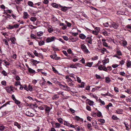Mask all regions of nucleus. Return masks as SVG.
<instances>
[{
	"label": "nucleus",
	"instance_id": "f704fd0d",
	"mask_svg": "<svg viewBox=\"0 0 131 131\" xmlns=\"http://www.w3.org/2000/svg\"><path fill=\"white\" fill-rule=\"evenodd\" d=\"M30 37L32 39H35L36 38L35 35L34 34H31L30 35Z\"/></svg>",
	"mask_w": 131,
	"mask_h": 131
},
{
	"label": "nucleus",
	"instance_id": "4468645a",
	"mask_svg": "<svg viewBox=\"0 0 131 131\" xmlns=\"http://www.w3.org/2000/svg\"><path fill=\"white\" fill-rule=\"evenodd\" d=\"M28 4L29 6L31 7H33L34 5L33 3L32 2L30 1L28 2Z\"/></svg>",
	"mask_w": 131,
	"mask_h": 131
},
{
	"label": "nucleus",
	"instance_id": "f257e3e1",
	"mask_svg": "<svg viewBox=\"0 0 131 131\" xmlns=\"http://www.w3.org/2000/svg\"><path fill=\"white\" fill-rule=\"evenodd\" d=\"M81 48L85 53H88L89 52L88 49L87 48L85 45H84V44H83L81 45Z\"/></svg>",
	"mask_w": 131,
	"mask_h": 131
},
{
	"label": "nucleus",
	"instance_id": "72a5a7b5",
	"mask_svg": "<svg viewBox=\"0 0 131 131\" xmlns=\"http://www.w3.org/2000/svg\"><path fill=\"white\" fill-rule=\"evenodd\" d=\"M103 95L105 96V95H108L110 96L111 97L113 96V95L107 92V93H106L105 94H103Z\"/></svg>",
	"mask_w": 131,
	"mask_h": 131
},
{
	"label": "nucleus",
	"instance_id": "6ab92c4d",
	"mask_svg": "<svg viewBox=\"0 0 131 131\" xmlns=\"http://www.w3.org/2000/svg\"><path fill=\"white\" fill-rule=\"evenodd\" d=\"M75 128L78 131H80L81 130L80 127L77 125H75Z\"/></svg>",
	"mask_w": 131,
	"mask_h": 131
},
{
	"label": "nucleus",
	"instance_id": "1a4fd4ad",
	"mask_svg": "<svg viewBox=\"0 0 131 131\" xmlns=\"http://www.w3.org/2000/svg\"><path fill=\"white\" fill-rule=\"evenodd\" d=\"M16 40L15 38L14 37L11 38H10V40L14 44H15V42Z\"/></svg>",
	"mask_w": 131,
	"mask_h": 131
},
{
	"label": "nucleus",
	"instance_id": "79ce46f5",
	"mask_svg": "<svg viewBox=\"0 0 131 131\" xmlns=\"http://www.w3.org/2000/svg\"><path fill=\"white\" fill-rule=\"evenodd\" d=\"M61 10L64 12L66 11L67 9V7H62L61 9Z\"/></svg>",
	"mask_w": 131,
	"mask_h": 131
},
{
	"label": "nucleus",
	"instance_id": "2eb2a0df",
	"mask_svg": "<svg viewBox=\"0 0 131 131\" xmlns=\"http://www.w3.org/2000/svg\"><path fill=\"white\" fill-rule=\"evenodd\" d=\"M93 63V62H88L87 63H86V65H85V66H87L88 67H91L92 66Z\"/></svg>",
	"mask_w": 131,
	"mask_h": 131
},
{
	"label": "nucleus",
	"instance_id": "8fccbe9b",
	"mask_svg": "<svg viewBox=\"0 0 131 131\" xmlns=\"http://www.w3.org/2000/svg\"><path fill=\"white\" fill-rule=\"evenodd\" d=\"M3 61H4V63L6 64V66H8L10 64L9 62L5 61V60H4Z\"/></svg>",
	"mask_w": 131,
	"mask_h": 131
},
{
	"label": "nucleus",
	"instance_id": "393cba45",
	"mask_svg": "<svg viewBox=\"0 0 131 131\" xmlns=\"http://www.w3.org/2000/svg\"><path fill=\"white\" fill-rule=\"evenodd\" d=\"M45 42L43 41H41L39 42V45L42 46L44 44Z\"/></svg>",
	"mask_w": 131,
	"mask_h": 131
},
{
	"label": "nucleus",
	"instance_id": "a19ab883",
	"mask_svg": "<svg viewBox=\"0 0 131 131\" xmlns=\"http://www.w3.org/2000/svg\"><path fill=\"white\" fill-rule=\"evenodd\" d=\"M125 92L129 94H131V92L130 91V90L129 89H127V90H125Z\"/></svg>",
	"mask_w": 131,
	"mask_h": 131
},
{
	"label": "nucleus",
	"instance_id": "bf43d9fd",
	"mask_svg": "<svg viewBox=\"0 0 131 131\" xmlns=\"http://www.w3.org/2000/svg\"><path fill=\"white\" fill-rule=\"evenodd\" d=\"M2 73L4 75L6 76L7 75V73L5 71L3 70L2 71Z\"/></svg>",
	"mask_w": 131,
	"mask_h": 131
},
{
	"label": "nucleus",
	"instance_id": "49530a36",
	"mask_svg": "<svg viewBox=\"0 0 131 131\" xmlns=\"http://www.w3.org/2000/svg\"><path fill=\"white\" fill-rule=\"evenodd\" d=\"M66 23L67 26L68 27H70L71 26V23L67 22V21H66Z\"/></svg>",
	"mask_w": 131,
	"mask_h": 131
},
{
	"label": "nucleus",
	"instance_id": "052dcab7",
	"mask_svg": "<svg viewBox=\"0 0 131 131\" xmlns=\"http://www.w3.org/2000/svg\"><path fill=\"white\" fill-rule=\"evenodd\" d=\"M75 119L77 121H79L80 119V118L78 116H76L75 117Z\"/></svg>",
	"mask_w": 131,
	"mask_h": 131
},
{
	"label": "nucleus",
	"instance_id": "603ef678",
	"mask_svg": "<svg viewBox=\"0 0 131 131\" xmlns=\"http://www.w3.org/2000/svg\"><path fill=\"white\" fill-rule=\"evenodd\" d=\"M52 70L54 73H56L58 72L57 70L54 67H52Z\"/></svg>",
	"mask_w": 131,
	"mask_h": 131
},
{
	"label": "nucleus",
	"instance_id": "c85d7f7f",
	"mask_svg": "<svg viewBox=\"0 0 131 131\" xmlns=\"http://www.w3.org/2000/svg\"><path fill=\"white\" fill-rule=\"evenodd\" d=\"M52 21H53L54 22L58 20L57 18L54 16L52 17Z\"/></svg>",
	"mask_w": 131,
	"mask_h": 131
},
{
	"label": "nucleus",
	"instance_id": "69168bd1",
	"mask_svg": "<svg viewBox=\"0 0 131 131\" xmlns=\"http://www.w3.org/2000/svg\"><path fill=\"white\" fill-rule=\"evenodd\" d=\"M127 42L126 41H124L123 42V44L124 46H126L127 45Z\"/></svg>",
	"mask_w": 131,
	"mask_h": 131
},
{
	"label": "nucleus",
	"instance_id": "5701e85b",
	"mask_svg": "<svg viewBox=\"0 0 131 131\" xmlns=\"http://www.w3.org/2000/svg\"><path fill=\"white\" fill-rule=\"evenodd\" d=\"M43 34V32L42 31L39 32L37 33V35L38 36H42Z\"/></svg>",
	"mask_w": 131,
	"mask_h": 131
},
{
	"label": "nucleus",
	"instance_id": "c9c22d12",
	"mask_svg": "<svg viewBox=\"0 0 131 131\" xmlns=\"http://www.w3.org/2000/svg\"><path fill=\"white\" fill-rule=\"evenodd\" d=\"M112 118L114 120H116L117 119H118V118L117 117L114 115H113L112 117Z\"/></svg>",
	"mask_w": 131,
	"mask_h": 131
},
{
	"label": "nucleus",
	"instance_id": "338daca9",
	"mask_svg": "<svg viewBox=\"0 0 131 131\" xmlns=\"http://www.w3.org/2000/svg\"><path fill=\"white\" fill-rule=\"evenodd\" d=\"M12 11L11 10H6V13H10V14H11L12 13Z\"/></svg>",
	"mask_w": 131,
	"mask_h": 131
},
{
	"label": "nucleus",
	"instance_id": "412c9836",
	"mask_svg": "<svg viewBox=\"0 0 131 131\" xmlns=\"http://www.w3.org/2000/svg\"><path fill=\"white\" fill-rule=\"evenodd\" d=\"M6 90L8 93H12V92L11 91V90H10V88H6Z\"/></svg>",
	"mask_w": 131,
	"mask_h": 131
},
{
	"label": "nucleus",
	"instance_id": "ddd939ff",
	"mask_svg": "<svg viewBox=\"0 0 131 131\" xmlns=\"http://www.w3.org/2000/svg\"><path fill=\"white\" fill-rule=\"evenodd\" d=\"M14 125L15 126H16L19 129L21 127L20 125L17 122H15L14 123Z\"/></svg>",
	"mask_w": 131,
	"mask_h": 131
},
{
	"label": "nucleus",
	"instance_id": "864d4df0",
	"mask_svg": "<svg viewBox=\"0 0 131 131\" xmlns=\"http://www.w3.org/2000/svg\"><path fill=\"white\" fill-rule=\"evenodd\" d=\"M97 124V122L96 121H94V122L92 123V125L93 126H96V124Z\"/></svg>",
	"mask_w": 131,
	"mask_h": 131
},
{
	"label": "nucleus",
	"instance_id": "3c124183",
	"mask_svg": "<svg viewBox=\"0 0 131 131\" xmlns=\"http://www.w3.org/2000/svg\"><path fill=\"white\" fill-rule=\"evenodd\" d=\"M98 69L100 70H102L103 69L102 65H101L99 66L98 67Z\"/></svg>",
	"mask_w": 131,
	"mask_h": 131
},
{
	"label": "nucleus",
	"instance_id": "58836bf2",
	"mask_svg": "<svg viewBox=\"0 0 131 131\" xmlns=\"http://www.w3.org/2000/svg\"><path fill=\"white\" fill-rule=\"evenodd\" d=\"M15 102L17 105L19 104L20 103V102L17 100L15 101Z\"/></svg>",
	"mask_w": 131,
	"mask_h": 131
},
{
	"label": "nucleus",
	"instance_id": "de8ad7c7",
	"mask_svg": "<svg viewBox=\"0 0 131 131\" xmlns=\"http://www.w3.org/2000/svg\"><path fill=\"white\" fill-rule=\"evenodd\" d=\"M62 120V119L61 118H59L58 119V122L61 124H62L63 123Z\"/></svg>",
	"mask_w": 131,
	"mask_h": 131
},
{
	"label": "nucleus",
	"instance_id": "39448f33",
	"mask_svg": "<svg viewBox=\"0 0 131 131\" xmlns=\"http://www.w3.org/2000/svg\"><path fill=\"white\" fill-rule=\"evenodd\" d=\"M23 14L24 15L23 16V17L25 19H27L29 16L26 12H24L23 13Z\"/></svg>",
	"mask_w": 131,
	"mask_h": 131
},
{
	"label": "nucleus",
	"instance_id": "dca6fc26",
	"mask_svg": "<svg viewBox=\"0 0 131 131\" xmlns=\"http://www.w3.org/2000/svg\"><path fill=\"white\" fill-rule=\"evenodd\" d=\"M101 51V52L103 53V54H104V52L106 51H107L106 49L105 48H103L102 49H100V51Z\"/></svg>",
	"mask_w": 131,
	"mask_h": 131
},
{
	"label": "nucleus",
	"instance_id": "c756f323",
	"mask_svg": "<svg viewBox=\"0 0 131 131\" xmlns=\"http://www.w3.org/2000/svg\"><path fill=\"white\" fill-rule=\"evenodd\" d=\"M20 82L19 81H16L15 83V85L16 86L18 85H20Z\"/></svg>",
	"mask_w": 131,
	"mask_h": 131
},
{
	"label": "nucleus",
	"instance_id": "13d9d810",
	"mask_svg": "<svg viewBox=\"0 0 131 131\" xmlns=\"http://www.w3.org/2000/svg\"><path fill=\"white\" fill-rule=\"evenodd\" d=\"M120 75H121L123 76H124L125 75V73L123 72H119Z\"/></svg>",
	"mask_w": 131,
	"mask_h": 131
},
{
	"label": "nucleus",
	"instance_id": "423d86ee",
	"mask_svg": "<svg viewBox=\"0 0 131 131\" xmlns=\"http://www.w3.org/2000/svg\"><path fill=\"white\" fill-rule=\"evenodd\" d=\"M69 39L70 40H71L72 41L75 42L78 40V38L77 37H76V38H74L73 37H72L71 36L69 37Z\"/></svg>",
	"mask_w": 131,
	"mask_h": 131
},
{
	"label": "nucleus",
	"instance_id": "f8f14e48",
	"mask_svg": "<svg viewBox=\"0 0 131 131\" xmlns=\"http://www.w3.org/2000/svg\"><path fill=\"white\" fill-rule=\"evenodd\" d=\"M28 70L29 72L30 73H34L35 72V71L31 68H29L28 69Z\"/></svg>",
	"mask_w": 131,
	"mask_h": 131
},
{
	"label": "nucleus",
	"instance_id": "e2e57ef3",
	"mask_svg": "<svg viewBox=\"0 0 131 131\" xmlns=\"http://www.w3.org/2000/svg\"><path fill=\"white\" fill-rule=\"evenodd\" d=\"M117 53L118 55L119 56H121L122 54L121 52L120 51H117Z\"/></svg>",
	"mask_w": 131,
	"mask_h": 131
},
{
	"label": "nucleus",
	"instance_id": "4c0bfd02",
	"mask_svg": "<svg viewBox=\"0 0 131 131\" xmlns=\"http://www.w3.org/2000/svg\"><path fill=\"white\" fill-rule=\"evenodd\" d=\"M110 81L111 80L110 78H109V77H107L106 78V82L108 83L110 82Z\"/></svg>",
	"mask_w": 131,
	"mask_h": 131
},
{
	"label": "nucleus",
	"instance_id": "5fc2aeb1",
	"mask_svg": "<svg viewBox=\"0 0 131 131\" xmlns=\"http://www.w3.org/2000/svg\"><path fill=\"white\" fill-rule=\"evenodd\" d=\"M5 127L3 126H1L0 127V131H2L4 129Z\"/></svg>",
	"mask_w": 131,
	"mask_h": 131
},
{
	"label": "nucleus",
	"instance_id": "f03ea898",
	"mask_svg": "<svg viewBox=\"0 0 131 131\" xmlns=\"http://www.w3.org/2000/svg\"><path fill=\"white\" fill-rule=\"evenodd\" d=\"M55 38L54 37H48L46 39V41L47 42H49L54 41Z\"/></svg>",
	"mask_w": 131,
	"mask_h": 131
},
{
	"label": "nucleus",
	"instance_id": "b1692460",
	"mask_svg": "<svg viewBox=\"0 0 131 131\" xmlns=\"http://www.w3.org/2000/svg\"><path fill=\"white\" fill-rule=\"evenodd\" d=\"M54 59L55 60H58L60 59V57L57 56V55L56 54H54Z\"/></svg>",
	"mask_w": 131,
	"mask_h": 131
},
{
	"label": "nucleus",
	"instance_id": "bb28decb",
	"mask_svg": "<svg viewBox=\"0 0 131 131\" xmlns=\"http://www.w3.org/2000/svg\"><path fill=\"white\" fill-rule=\"evenodd\" d=\"M65 89H64V90L66 91H70V88L68 86H66V88H65Z\"/></svg>",
	"mask_w": 131,
	"mask_h": 131
},
{
	"label": "nucleus",
	"instance_id": "e433bc0d",
	"mask_svg": "<svg viewBox=\"0 0 131 131\" xmlns=\"http://www.w3.org/2000/svg\"><path fill=\"white\" fill-rule=\"evenodd\" d=\"M62 37L65 40L67 41L69 39L68 37L66 36H63Z\"/></svg>",
	"mask_w": 131,
	"mask_h": 131
},
{
	"label": "nucleus",
	"instance_id": "6e6552de",
	"mask_svg": "<svg viewBox=\"0 0 131 131\" xmlns=\"http://www.w3.org/2000/svg\"><path fill=\"white\" fill-rule=\"evenodd\" d=\"M123 110L122 109H117L116 111V113L118 114H122Z\"/></svg>",
	"mask_w": 131,
	"mask_h": 131
},
{
	"label": "nucleus",
	"instance_id": "cd10ccee",
	"mask_svg": "<svg viewBox=\"0 0 131 131\" xmlns=\"http://www.w3.org/2000/svg\"><path fill=\"white\" fill-rule=\"evenodd\" d=\"M97 115L99 117H100L102 115L101 112L99 111L97 113Z\"/></svg>",
	"mask_w": 131,
	"mask_h": 131
},
{
	"label": "nucleus",
	"instance_id": "4d7b16f0",
	"mask_svg": "<svg viewBox=\"0 0 131 131\" xmlns=\"http://www.w3.org/2000/svg\"><path fill=\"white\" fill-rule=\"evenodd\" d=\"M43 2L45 4H47L49 2V1L48 0H44Z\"/></svg>",
	"mask_w": 131,
	"mask_h": 131
},
{
	"label": "nucleus",
	"instance_id": "0eeeda50",
	"mask_svg": "<svg viewBox=\"0 0 131 131\" xmlns=\"http://www.w3.org/2000/svg\"><path fill=\"white\" fill-rule=\"evenodd\" d=\"M109 62V60L108 58L102 61V62L103 63V65L104 66H105L107 63H108Z\"/></svg>",
	"mask_w": 131,
	"mask_h": 131
},
{
	"label": "nucleus",
	"instance_id": "ea45409f",
	"mask_svg": "<svg viewBox=\"0 0 131 131\" xmlns=\"http://www.w3.org/2000/svg\"><path fill=\"white\" fill-rule=\"evenodd\" d=\"M61 125L58 123H56L55 124L56 127L59 128Z\"/></svg>",
	"mask_w": 131,
	"mask_h": 131
},
{
	"label": "nucleus",
	"instance_id": "6e6d98bb",
	"mask_svg": "<svg viewBox=\"0 0 131 131\" xmlns=\"http://www.w3.org/2000/svg\"><path fill=\"white\" fill-rule=\"evenodd\" d=\"M86 109L88 111H90L91 110V107L88 105H87L86 106Z\"/></svg>",
	"mask_w": 131,
	"mask_h": 131
},
{
	"label": "nucleus",
	"instance_id": "2f4dec72",
	"mask_svg": "<svg viewBox=\"0 0 131 131\" xmlns=\"http://www.w3.org/2000/svg\"><path fill=\"white\" fill-rule=\"evenodd\" d=\"M125 28H126L129 29L131 30V25H127L125 27Z\"/></svg>",
	"mask_w": 131,
	"mask_h": 131
},
{
	"label": "nucleus",
	"instance_id": "774afa93",
	"mask_svg": "<svg viewBox=\"0 0 131 131\" xmlns=\"http://www.w3.org/2000/svg\"><path fill=\"white\" fill-rule=\"evenodd\" d=\"M103 45L105 47H107L108 46L107 44V43L105 42H103Z\"/></svg>",
	"mask_w": 131,
	"mask_h": 131
},
{
	"label": "nucleus",
	"instance_id": "aec40b11",
	"mask_svg": "<svg viewBox=\"0 0 131 131\" xmlns=\"http://www.w3.org/2000/svg\"><path fill=\"white\" fill-rule=\"evenodd\" d=\"M52 5L53 7L56 8H57L58 7V5L56 3H52Z\"/></svg>",
	"mask_w": 131,
	"mask_h": 131
},
{
	"label": "nucleus",
	"instance_id": "c03bdc74",
	"mask_svg": "<svg viewBox=\"0 0 131 131\" xmlns=\"http://www.w3.org/2000/svg\"><path fill=\"white\" fill-rule=\"evenodd\" d=\"M124 124L126 128V129L128 130H129V128L128 126V125L125 124V123H124Z\"/></svg>",
	"mask_w": 131,
	"mask_h": 131
},
{
	"label": "nucleus",
	"instance_id": "a211bd4d",
	"mask_svg": "<svg viewBox=\"0 0 131 131\" xmlns=\"http://www.w3.org/2000/svg\"><path fill=\"white\" fill-rule=\"evenodd\" d=\"M64 125L69 126H70V124L68 122L65 121L64 122Z\"/></svg>",
	"mask_w": 131,
	"mask_h": 131
},
{
	"label": "nucleus",
	"instance_id": "7ed1b4c3",
	"mask_svg": "<svg viewBox=\"0 0 131 131\" xmlns=\"http://www.w3.org/2000/svg\"><path fill=\"white\" fill-rule=\"evenodd\" d=\"M118 26V24H116L114 22H113L111 25H110V27H113L115 29L117 28Z\"/></svg>",
	"mask_w": 131,
	"mask_h": 131
},
{
	"label": "nucleus",
	"instance_id": "a18cd8bd",
	"mask_svg": "<svg viewBox=\"0 0 131 131\" xmlns=\"http://www.w3.org/2000/svg\"><path fill=\"white\" fill-rule=\"evenodd\" d=\"M34 54L36 56L38 57L39 54L37 52V51L36 50H35L33 52Z\"/></svg>",
	"mask_w": 131,
	"mask_h": 131
},
{
	"label": "nucleus",
	"instance_id": "680f3d73",
	"mask_svg": "<svg viewBox=\"0 0 131 131\" xmlns=\"http://www.w3.org/2000/svg\"><path fill=\"white\" fill-rule=\"evenodd\" d=\"M77 79L78 82L80 83L81 82V80L80 79L79 77H77Z\"/></svg>",
	"mask_w": 131,
	"mask_h": 131
},
{
	"label": "nucleus",
	"instance_id": "4be33fe9",
	"mask_svg": "<svg viewBox=\"0 0 131 131\" xmlns=\"http://www.w3.org/2000/svg\"><path fill=\"white\" fill-rule=\"evenodd\" d=\"M98 121L102 123L103 124L105 123V121L103 119L100 118L99 119Z\"/></svg>",
	"mask_w": 131,
	"mask_h": 131
},
{
	"label": "nucleus",
	"instance_id": "f3484780",
	"mask_svg": "<svg viewBox=\"0 0 131 131\" xmlns=\"http://www.w3.org/2000/svg\"><path fill=\"white\" fill-rule=\"evenodd\" d=\"M37 18L36 17H31L30 18V20L33 22H34L36 20Z\"/></svg>",
	"mask_w": 131,
	"mask_h": 131
},
{
	"label": "nucleus",
	"instance_id": "a878e982",
	"mask_svg": "<svg viewBox=\"0 0 131 131\" xmlns=\"http://www.w3.org/2000/svg\"><path fill=\"white\" fill-rule=\"evenodd\" d=\"M93 102L89 100L88 102V104L90 106L92 105L93 104Z\"/></svg>",
	"mask_w": 131,
	"mask_h": 131
},
{
	"label": "nucleus",
	"instance_id": "20e7f679",
	"mask_svg": "<svg viewBox=\"0 0 131 131\" xmlns=\"http://www.w3.org/2000/svg\"><path fill=\"white\" fill-rule=\"evenodd\" d=\"M26 114L28 116L30 117H33L34 115L33 113L30 112L29 111H27L26 112Z\"/></svg>",
	"mask_w": 131,
	"mask_h": 131
},
{
	"label": "nucleus",
	"instance_id": "7c9ffc66",
	"mask_svg": "<svg viewBox=\"0 0 131 131\" xmlns=\"http://www.w3.org/2000/svg\"><path fill=\"white\" fill-rule=\"evenodd\" d=\"M41 72L43 75L46 76L47 75V73L45 72V71H44L42 70L41 71Z\"/></svg>",
	"mask_w": 131,
	"mask_h": 131
},
{
	"label": "nucleus",
	"instance_id": "09e8293b",
	"mask_svg": "<svg viewBox=\"0 0 131 131\" xmlns=\"http://www.w3.org/2000/svg\"><path fill=\"white\" fill-rule=\"evenodd\" d=\"M2 84L4 85L5 86L6 85V82L5 81H3L1 82Z\"/></svg>",
	"mask_w": 131,
	"mask_h": 131
},
{
	"label": "nucleus",
	"instance_id": "0e129e2a",
	"mask_svg": "<svg viewBox=\"0 0 131 131\" xmlns=\"http://www.w3.org/2000/svg\"><path fill=\"white\" fill-rule=\"evenodd\" d=\"M45 111H47V112H49L50 111V107H47L46 108Z\"/></svg>",
	"mask_w": 131,
	"mask_h": 131
},
{
	"label": "nucleus",
	"instance_id": "473e14b6",
	"mask_svg": "<svg viewBox=\"0 0 131 131\" xmlns=\"http://www.w3.org/2000/svg\"><path fill=\"white\" fill-rule=\"evenodd\" d=\"M28 90H29L30 91H32V90H33V88L32 86H31L30 85H29L28 86Z\"/></svg>",
	"mask_w": 131,
	"mask_h": 131
},
{
	"label": "nucleus",
	"instance_id": "9b49d317",
	"mask_svg": "<svg viewBox=\"0 0 131 131\" xmlns=\"http://www.w3.org/2000/svg\"><path fill=\"white\" fill-rule=\"evenodd\" d=\"M79 37L82 39H84L86 38V36L83 34H80L79 35Z\"/></svg>",
	"mask_w": 131,
	"mask_h": 131
},
{
	"label": "nucleus",
	"instance_id": "9d476101",
	"mask_svg": "<svg viewBox=\"0 0 131 131\" xmlns=\"http://www.w3.org/2000/svg\"><path fill=\"white\" fill-rule=\"evenodd\" d=\"M59 97L58 95L56 94L54 95L52 97V99L53 100H56L57 99H58Z\"/></svg>",
	"mask_w": 131,
	"mask_h": 131
},
{
	"label": "nucleus",
	"instance_id": "37998d69",
	"mask_svg": "<svg viewBox=\"0 0 131 131\" xmlns=\"http://www.w3.org/2000/svg\"><path fill=\"white\" fill-rule=\"evenodd\" d=\"M70 68H76V67L75 66V64H71L69 67Z\"/></svg>",
	"mask_w": 131,
	"mask_h": 131
}]
</instances>
